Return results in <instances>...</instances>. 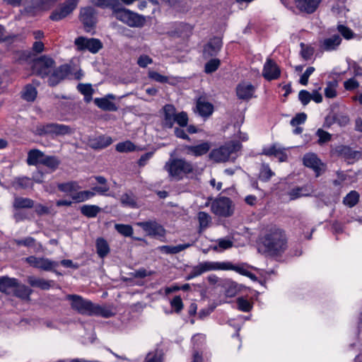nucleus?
Listing matches in <instances>:
<instances>
[{"label":"nucleus","instance_id":"nucleus-1","mask_svg":"<svg viewBox=\"0 0 362 362\" xmlns=\"http://www.w3.org/2000/svg\"><path fill=\"white\" fill-rule=\"evenodd\" d=\"M264 252L269 255H278L286 248V238L284 232L276 226L269 228L262 238Z\"/></svg>","mask_w":362,"mask_h":362},{"label":"nucleus","instance_id":"nucleus-2","mask_svg":"<svg viewBox=\"0 0 362 362\" xmlns=\"http://www.w3.org/2000/svg\"><path fill=\"white\" fill-rule=\"evenodd\" d=\"M241 148V144L238 141H232L226 143L219 148L213 149L209 156V158L216 163H225L230 158L235 160L237 151Z\"/></svg>","mask_w":362,"mask_h":362},{"label":"nucleus","instance_id":"nucleus-3","mask_svg":"<svg viewBox=\"0 0 362 362\" xmlns=\"http://www.w3.org/2000/svg\"><path fill=\"white\" fill-rule=\"evenodd\" d=\"M164 169L168 173L170 177L180 180L183 175L192 173L194 167L191 162L184 158H172L165 163Z\"/></svg>","mask_w":362,"mask_h":362},{"label":"nucleus","instance_id":"nucleus-4","mask_svg":"<svg viewBox=\"0 0 362 362\" xmlns=\"http://www.w3.org/2000/svg\"><path fill=\"white\" fill-rule=\"evenodd\" d=\"M113 17L132 28H141L146 23L144 16L131 11L122 6L115 11Z\"/></svg>","mask_w":362,"mask_h":362},{"label":"nucleus","instance_id":"nucleus-5","mask_svg":"<svg viewBox=\"0 0 362 362\" xmlns=\"http://www.w3.org/2000/svg\"><path fill=\"white\" fill-rule=\"evenodd\" d=\"M36 132L40 136H50L52 137L70 135L73 134V129L64 124L47 123L38 125Z\"/></svg>","mask_w":362,"mask_h":362},{"label":"nucleus","instance_id":"nucleus-6","mask_svg":"<svg viewBox=\"0 0 362 362\" xmlns=\"http://www.w3.org/2000/svg\"><path fill=\"white\" fill-rule=\"evenodd\" d=\"M66 298L71 301V308L79 314L91 316L93 303L78 295H68Z\"/></svg>","mask_w":362,"mask_h":362},{"label":"nucleus","instance_id":"nucleus-7","mask_svg":"<svg viewBox=\"0 0 362 362\" xmlns=\"http://www.w3.org/2000/svg\"><path fill=\"white\" fill-rule=\"evenodd\" d=\"M211 208L212 212L219 216L228 217L233 214L232 202L226 197L216 199L211 203Z\"/></svg>","mask_w":362,"mask_h":362},{"label":"nucleus","instance_id":"nucleus-8","mask_svg":"<svg viewBox=\"0 0 362 362\" xmlns=\"http://www.w3.org/2000/svg\"><path fill=\"white\" fill-rule=\"evenodd\" d=\"M136 225L141 228L146 234L151 237L160 239L164 238L165 236V229L155 220L138 222Z\"/></svg>","mask_w":362,"mask_h":362},{"label":"nucleus","instance_id":"nucleus-9","mask_svg":"<svg viewBox=\"0 0 362 362\" xmlns=\"http://www.w3.org/2000/svg\"><path fill=\"white\" fill-rule=\"evenodd\" d=\"M78 1V0H66L64 4H61L52 12L49 18L54 21H59L64 19L71 14L76 8Z\"/></svg>","mask_w":362,"mask_h":362},{"label":"nucleus","instance_id":"nucleus-10","mask_svg":"<svg viewBox=\"0 0 362 362\" xmlns=\"http://www.w3.org/2000/svg\"><path fill=\"white\" fill-rule=\"evenodd\" d=\"M75 45L80 51L88 50L91 53H97L103 48V43L96 38L78 37L75 39Z\"/></svg>","mask_w":362,"mask_h":362},{"label":"nucleus","instance_id":"nucleus-11","mask_svg":"<svg viewBox=\"0 0 362 362\" xmlns=\"http://www.w3.org/2000/svg\"><path fill=\"white\" fill-rule=\"evenodd\" d=\"M54 65V61L52 58L43 55L34 61L33 70L38 76L44 78L49 74Z\"/></svg>","mask_w":362,"mask_h":362},{"label":"nucleus","instance_id":"nucleus-12","mask_svg":"<svg viewBox=\"0 0 362 362\" xmlns=\"http://www.w3.org/2000/svg\"><path fill=\"white\" fill-rule=\"evenodd\" d=\"M332 152L334 155L343 158L349 164H352L362 158L361 151H354L348 146H337L333 149Z\"/></svg>","mask_w":362,"mask_h":362},{"label":"nucleus","instance_id":"nucleus-13","mask_svg":"<svg viewBox=\"0 0 362 362\" xmlns=\"http://www.w3.org/2000/svg\"><path fill=\"white\" fill-rule=\"evenodd\" d=\"M25 260L30 266L47 272L52 271L59 266L58 262L45 257L30 256Z\"/></svg>","mask_w":362,"mask_h":362},{"label":"nucleus","instance_id":"nucleus-14","mask_svg":"<svg viewBox=\"0 0 362 362\" xmlns=\"http://www.w3.org/2000/svg\"><path fill=\"white\" fill-rule=\"evenodd\" d=\"M80 19L85 29L89 31L96 23V13L93 7H86L81 10Z\"/></svg>","mask_w":362,"mask_h":362},{"label":"nucleus","instance_id":"nucleus-15","mask_svg":"<svg viewBox=\"0 0 362 362\" xmlns=\"http://www.w3.org/2000/svg\"><path fill=\"white\" fill-rule=\"evenodd\" d=\"M281 71L276 63L271 59H267L263 68L262 76L268 81L277 79Z\"/></svg>","mask_w":362,"mask_h":362},{"label":"nucleus","instance_id":"nucleus-16","mask_svg":"<svg viewBox=\"0 0 362 362\" xmlns=\"http://www.w3.org/2000/svg\"><path fill=\"white\" fill-rule=\"evenodd\" d=\"M222 40L221 37H214L204 45L203 53L205 57H215L218 54L222 47Z\"/></svg>","mask_w":362,"mask_h":362},{"label":"nucleus","instance_id":"nucleus-17","mask_svg":"<svg viewBox=\"0 0 362 362\" xmlns=\"http://www.w3.org/2000/svg\"><path fill=\"white\" fill-rule=\"evenodd\" d=\"M115 95L110 93L103 98H95L94 103L98 107L104 111L115 112L118 110V107L115 103L110 101V100H115Z\"/></svg>","mask_w":362,"mask_h":362},{"label":"nucleus","instance_id":"nucleus-18","mask_svg":"<svg viewBox=\"0 0 362 362\" xmlns=\"http://www.w3.org/2000/svg\"><path fill=\"white\" fill-rule=\"evenodd\" d=\"M303 164L310 168H312L317 176H319L323 170L324 165L321 160L317 158L315 153H306L303 156Z\"/></svg>","mask_w":362,"mask_h":362},{"label":"nucleus","instance_id":"nucleus-19","mask_svg":"<svg viewBox=\"0 0 362 362\" xmlns=\"http://www.w3.org/2000/svg\"><path fill=\"white\" fill-rule=\"evenodd\" d=\"M70 73V68L67 64L61 65L56 69L48 79V83L50 86H57L60 81L64 80Z\"/></svg>","mask_w":362,"mask_h":362},{"label":"nucleus","instance_id":"nucleus-20","mask_svg":"<svg viewBox=\"0 0 362 362\" xmlns=\"http://www.w3.org/2000/svg\"><path fill=\"white\" fill-rule=\"evenodd\" d=\"M322 0H295L296 6L302 12L313 13Z\"/></svg>","mask_w":362,"mask_h":362},{"label":"nucleus","instance_id":"nucleus-21","mask_svg":"<svg viewBox=\"0 0 362 362\" xmlns=\"http://www.w3.org/2000/svg\"><path fill=\"white\" fill-rule=\"evenodd\" d=\"M163 110L164 117L163 124L165 127L172 128L175 123L176 109L174 105L167 104L163 107Z\"/></svg>","mask_w":362,"mask_h":362},{"label":"nucleus","instance_id":"nucleus-22","mask_svg":"<svg viewBox=\"0 0 362 362\" xmlns=\"http://www.w3.org/2000/svg\"><path fill=\"white\" fill-rule=\"evenodd\" d=\"M341 42V37L339 35L335 34L320 41V48L327 52L336 50Z\"/></svg>","mask_w":362,"mask_h":362},{"label":"nucleus","instance_id":"nucleus-23","mask_svg":"<svg viewBox=\"0 0 362 362\" xmlns=\"http://www.w3.org/2000/svg\"><path fill=\"white\" fill-rule=\"evenodd\" d=\"M197 267L199 270L201 275L205 272L216 270H225L226 269V262H202L199 263Z\"/></svg>","mask_w":362,"mask_h":362},{"label":"nucleus","instance_id":"nucleus-24","mask_svg":"<svg viewBox=\"0 0 362 362\" xmlns=\"http://www.w3.org/2000/svg\"><path fill=\"white\" fill-rule=\"evenodd\" d=\"M255 89L250 83H240L236 88L237 96L242 100H249L253 97Z\"/></svg>","mask_w":362,"mask_h":362},{"label":"nucleus","instance_id":"nucleus-25","mask_svg":"<svg viewBox=\"0 0 362 362\" xmlns=\"http://www.w3.org/2000/svg\"><path fill=\"white\" fill-rule=\"evenodd\" d=\"M196 108L199 115L203 117H209L214 112V105L203 98L197 100Z\"/></svg>","mask_w":362,"mask_h":362},{"label":"nucleus","instance_id":"nucleus-26","mask_svg":"<svg viewBox=\"0 0 362 362\" xmlns=\"http://www.w3.org/2000/svg\"><path fill=\"white\" fill-rule=\"evenodd\" d=\"M211 145L209 141L202 142L195 146H187L185 149L187 154L198 157L206 154L211 148Z\"/></svg>","mask_w":362,"mask_h":362},{"label":"nucleus","instance_id":"nucleus-27","mask_svg":"<svg viewBox=\"0 0 362 362\" xmlns=\"http://www.w3.org/2000/svg\"><path fill=\"white\" fill-rule=\"evenodd\" d=\"M28 282L33 287L39 288L42 290H49L54 284V281L46 280L33 276H28Z\"/></svg>","mask_w":362,"mask_h":362},{"label":"nucleus","instance_id":"nucleus-28","mask_svg":"<svg viewBox=\"0 0 362 362\" xmlns=\"http://www.w3.org/2000/svg\"><path fill=\"white\" fill-rule=\"evenodd\" d=\"M112 143V139L109 136L100 135L90 140V146L94 149H102Z\"/></svg>","mask_w":362,"mask_h":362},{"label":"nucleus","instance_id":"nucleus-29","mask_svg":"<svg viewBox=\"0 0 362 362\" xmlns=\"http://www.w3.org/2000/svg\"><path fill=\"white\" fill-rule=\"evenodd\" d=\"M17 279L3 276L0 278V291L9 293L13 292L14 287L17 286Z\"/></svg>","mask_w":362,"mask_h":362},{"label":"nucleus","instance_id":"nucleus-30","mask_svg":"<svg viewBox=\"0 0 362 362\" xmlns=\"http://www.w3.org/2000/svg\"><path fill=\"white\" fill-rule=\"evenodd\" d=\"M34 201L30 198L15 197L13 202V207L16 210L21 209H31L34 206Z\"/></svg>","mask_w":362,"mask_h":362},{"label":"nucleus","instance_id":"nucleus-31","mask_svg":"<svg viewBox=\"0 0 362 362\" xmlns=\"http://www.w3.org/2000/svg\"><path fill=\"white\" fill-rule=\"evenodd\" d=\"M92 3L100 8H110L112 10V16L115 11L119 8L121 4L119 0H91Z\"/></svg>","mask_w":362,"mask_h":362},{"label":"nucleus","instance_id":"nucleus-32","mask_svg":"<svg viewBox=\"0 0 362 362\" xmlns=\"http://www.w3.org/2000/svg\"><path fill=\"white\" fill-rule=\"evenodd\" d=\"M21 98L27 102H33L37 97V91L31 84H27L21 93Z\"/></svg>","mask_w":362,"mask_h":362},{"label":"nucleus","instance_id":"nucleus-33","mask_svg":"<svg viewBox=\"0 0 362 362\" xmlns=\"http://www.w3.org/2000/svg\"><path fill=\"white\" fill-rule=\"evenodd\" d=\"M225 270H233L243 276L249 277L252 280H256L257 276L246 269L243 266L233 265L229 262H226V269Z\"/></svg>","mask_w":362,"mask_h":362},{"label":"nucleus","instance_id":"nucleus-34","mask_svg":"<svg viewBox=\"0 0 362 362\" xmlns=\"http://www.w3.org/2000/svg\"><path fill=\"white\" fill-rule=\"evenodd\" d=\"M11 185L15 189L18 190L21 189H28L33 187V183L30 178L28 177H15L11 182Z\"/></svg>","mask_w":362,"mask_h":362},{"label":"nucleus","instance_id":"nucleus-35","mask_svg":"<svg viewBox=\"0 0 362 362\" xmlns=\"http://www.w3.org/2000/svg\"><path fill=\"white\" fill-rule=\"evenodd\" d=\"M120 202L124 206H127L132 209H136L139 207L136 197L132 192L122 194L120 197Z\"/></svg>","mask_w":362,"mask_h":362},{"label":"nucleus","instance_id":"nucleus-36","mask_svg":"<svg viewBox=\"0 0 362 362\" xmlns=\"http://www.w3.org/2000/svg\"><path fill=\"white\" fill-rule=\"evenodd\" d=\"M81 213L88 218H95L101 211V208L96 205L86 204L80 208Z\"/></svg>","mask_w":362,"mask_h":362},{"label":"nucleus","instance_id":"nucleus-37","mask_svg":"<svg viewBox=\"0 0 362 362\" xmlns=\"http://www.w3.org/2000/svg\"><path fill=\"white\" fill-rule=\"evenodd\" d=\"M95 195V192L90 190H84L77 192L71 195L74 202L80 203L87 201Z\"/></svg>","mask_w":362,"mask_h":362},{"label":"nucleus","instance_id":"nucleus-38","mask_svg":"<svg viewBox=\"0 0 362 362\" xmlns=\"http://www.w3.org/2000/svg\"><path fill=\"white\" fill-rule=\"evenodd\" d=\"M96 251L101 258L105 257L110 252V247L107 242L103 238H98L96 240Z\"/></svg>","mask_w":362,"mask_h":362},{"label":"nucleus","instance_id":"nucleus-39","mask_svg":"<svg viewBox=\"0 0 362 362\" xmlns=\"http://www.w3.org/2000/svg\"><path fill=\"white\" fill-rule=\"evenodd\" d=\"M13 292L16 297L23 300H28L32 290L25 285H18L17 283V286L14 287Z\"/></svg>","mask_w":362,"mask_h":362},{"label":"nucleus","instance_id":"nucleus-40","mask_svg":"<svg viewBox=\"0 0 362 362\" xmlns=\"http://www.w3.org/2000/svg\"><path fill=\"white\" fill-rule=\"evenodd\" d=\"M43 156V153L40 150H30L28 153L27 163L29 165H36L37 164L40 163V160L42 159Z\"/></svg>","mask_w":362,"mask_h":362},{"label":"nucleus","instance_id":"nucleus-41","mask_svg":"<svg viewBox=\"0 0 362 362\" xmlns=\"http://www.w3.org/2000/svg\"><path fill=\"white\" fill-rule=\"evenodd\" d=\"M91 315L101 316L107 318L113 316L114 313L110 308L93 303Z\"/></svg>","mask_w":362,"mask_h":362},{"label":"nucleus","instance_id":"nucleus-42","mask_svg":"<svg viewBox=\"0 0 362 362\" xmlns=\"http://www.w3.org/2000/svg\"><path fill=\"white\" fill-rule=\"evenodd\" d=\"M192 245V243L180 244L175 246L163 245L160 247V250L166 254H177Z\"/></svg>","mask_w":362,"mask_h":362},{"label":"nucleus","instance_id":"nucleus-43","mask_svg":"<svg viewBox=\"0 0 362 362\" xmlns=\"http://www.w3.org/2000/svg\"><path fill=\"white\" fill-rule=\"evenodd\" d=\"M95 180L102 186H95L93 187V190L100 194H105L110 190V187L107 184V180L103 176H96L95 177Z\"/></svg>","mask_w":362,"mask_h":362},{"label":"nucleus","instance_id":"nucleus-44","mask_svg":"<svg viewBox=\"0 0 362 362\" xmlns=\"http://www.w3.org/2000/svg\"><path fill=\"white\" fill-rule=\"evenodd\" d=\"M57 187L59 191L65 193L76 192L78 189H80V186L75 181L59 183L58 184Z\"/></svg>","mask_w":362,"mask_h":362},{"label":"nucleus","instance_id":"nucleus-45","mask_svg":"<svg viewBox=\"0 0 362 362\" xmlns=\"http://www.w3.org/2000/svg\"><path fill=\"white\" fill-rule=\"evenodd\" d=\"M136 148V146L130 141L119 142L115 146L116 151L120 153L132 152L134 151Z\"/></svg>","mask_w":362,"mask_h":362},{"label":"nucleus","instance_id":"nucleus-46","mask_svg":"<svg viewBox=\"0 0 362 362\" xmlns=\"http://www.w3.org/2000/svg\"><path fill=\"white\" fill-rule=\"evenodd\" d=\"M358 199L359 194L356 191L353 190L346 194L344 198L343 202L345 205L353 207L358 203Z\"/></svg>","mask_w":362,"mask_h":362},{"label":"nucleus","instance_id":"nucleus-47","mask_svg":"<svg viewBox=\"0 0 362 362\" xmlns=\"http://www.w3.org/2000/svg\"><path fill=\"white\" fill-rule=\"evenodd\" d=\"M338 83L336 80L329 81L327 83V87L325 88V95L327 98H334L337 96V87Z\"/></svg>","mask_w":362,"mask_h":362},{"label":"nucleus","instance_id":"nucleus-48","mask_svg":"<svg viewBox=\"0 0 362 362\" xmlns=\"http://www.w3.org/2000/svg\"><path fill=\"white\" fill-rule=\"evenodd\" d=\"M40 164H42L52 170L57 168L59 162L54 156H43L40 160Z\"/></svg>","mask_w":362,"mask_h":362},{"label":"nucleus","instance_id":"nucleus-49","mask_svg":"<svg viewBox=\"0 0 362 362\" xmlns=\"http://www.w3.org/2000/svg\"><path fill=\"white\" fill-rule=\"evenodd\" d=\"M198 220L200 230H204L209 226L211 218L209 214L204 211H200L198 213Z\"/></svg>","mask_w":362,"mask_h":362},{"label":"nucleus","instance_id":"nucleus-50","mask_svg":"<svg viewBox=\"0 0 362 362\" xmlns=\"http://www.w3.org/2000/svg\"><path fill=\"white\" fill-rule=\"evenodd\" d=\"M221 61L218 59L214 58L210 59L205 64L204 71L206 74H211L216 71L220 66Z\"/></svg>","mask_w":362,"mask_h":362},{"label":"nucleus","instance_id":"nucleus-51","mask_svg":"<svg viewBox=\"0 0 362 362\" xmlns=\"http://www.w3.org/2000/svg\"><path fill=\"white\" fill-rule=\"evenodd\" d=\"M115 228L119 233L125 237H131L133 234V228L130 225L116 224Z\"/></svg>","mask_w":362,"mask_h":362},{"label":"nucleus","instance_id":"nucleus-52","mask_svg":"<svg viewBox=\"0 0 362 362\" xmlns=\"http://www.w3.org/2000/svg\"><path fill=\"white\" fill-rule=\"evenodd\" d=\"M274 175V173L269 168L268 165H263L259 173V178L262 181L267 182Z\"/></svg>","mask_w":362,"mask_h":362},{"label":"nucleus","instance_id":"nucleus-53","mask_svg":"<svg viewBox=\"0 0 362 362\" xmlns=\"http://www.w3.org/2000/svg\"><path fill=\"white\" fill-rule=\"evenodd\" d=\"M300 55L305 60H308L311 58L314 53V49L311 47L305 46L303 42L300 43Z\"/></svg>","mask_w":362,"mask_h":362},{"label":"nucleus","instance_id":"nucleus-54","mask_svg":"<svg viewBox=\"0 0 362 362\" xmlns=\"http://www.w3.org/2000/svg\"><path fill=\"white\" fill-rule=\"evenodd\" d=\"M317 136L319 137L318 144H322L331 140L332 135L322 129H317L316 132Z\"/></svg>","mask_w":362,"mask_h":362},{"label":"nucleus","instance_id":"nucleus-55","mask_svg":"<svg viewBox=\"0 0 362 362\" xmlns=\"http://www.w3.org/2000/svg\"><path fill=\"white\" fill-rule=\"evenodd\" d=\"M307 119V115L304 112L298 113L296 116L292 118L290 124L293 127H296L305 123Z\"/></svg>","mask_w":362,"mask_h":362},{"label":"nucleus","instance_id":"nucleus-56","mask_svg":"<svg viewBox=\"0 0 362 362\" xmlns=\"http://www.w3.org/2000/svg\"><path fill=\"white\" fill-rule=\"evenodd\" d=\"M175 122L182 127H186L188 123L187 114L185 112H181L177 114L176 113Z\"/></svg>","mask_w":362,"mask_h":362},{"label":"nucleus","instance_id":"nucleus-57","mask_svg":"<svg viewBox=\"0 0 362 362\" xmlns=\"http://www.w3.org/2000/svg\"><path fill=\"white\" fill-rule=\"evenodd\" d=\"M237 304L238 309L243 312H249L252 308L250 303L243 298H238L237 299Z\"/></svg>","mask_w":362,"mask_h":362},{"label":"nucleus","instance_id":"nucleus-58","mask_svg":"<svg viewBox=\"0 0 362 362\" xmlns=\"http://www.w3.org/2000/svg\"><path fill=\"white\" fill-rule=\"evenodd\" d=\"M218 246H214V250H217V247H220L222 250H227L233 247V243L229 239L220 238L217 240Z\"/></svg>","mask_w":362,"mask_h":362},{"label":"nucleus","instance_id":"nucleus-59","mask_svg":"<svg viewBox=\"0 0 362 362\" xmlns=\"http://www.w3.org/2000/svg\"><path fill=\"white\" fill-rule=\"evenodd\" d=\"M148 77L151 79L154 80L159 83H164L168 82V78L167 76H163V75L160 74L159 73L154 71H151L148 72Z\"/></svg>","mask_w":362,"mask_h":362},{"label":"nucleus","instance_id":"nucleus-60","mask_svg":"<svg viewBox=\"0 0 362 362\" xmlns=\"http://www.w3.org/2000/svg\"><path fill=\"white\" fill-rule=\"evenodd\" d=\"M77 90L84 96L88 95H93L94 90L90 84L79 83L77 86Z\"/></svg>","mask_w":362,"mask_h":362},{"label":"nucleus","instance_id":"nucleus-61","mask_svg":"<svg viewBox=\"0 0 362 362\" xmlns=\"http://www.w3.org/2000/svg\"><path fill=\"white\" fill-rule=\"evenodd\" d=\"M333 119L341 127H344L349 122V117L341 114H333Z\"/></svg>","mask_w":362,"mask_h":362},{"label":"nucleus","instance_id":"nucleus-62","mask_svg":"<svg viewBox=\"0 0 362 362\" xmlns=\"http://www.w3.org/2000/svg\"><path fill=\"white\" fill-rule=\"evenodd\" d=\"M298 99L304 106L307 105L311 100V93L306 90H301L298 93Z\"/></svg>","mask_w":362,"mask_h":362},{"label":"nucleus","instance_id":"nucleus-63","mask_svg":"<svg viewBox=\"0 0 362 362\" xmlns=\"http://www.w3.org/2000/svg\"><path fill=\"white\" fill-rule=\"evenodd\" d=\"M338 30L341 34V35L346 40L351 39L354 35V33L350 28L343 25H339L338 26Z\"/></svg>","mask_w":362,"mask_h":362},{"label":"nucleus","instance_id":"nucleus-64","mask_svg":"<svg viewBox=\"0 0 362 362\" xmlns=\"http://www.w3.org/2000/svg\"><path fill=\"white\" fill-rule=\"evenodd\" d=\"M172 308L175 309L176 313H180L183 308V303L182 298L179 296H175L170 302Z\"/></svg>","mask_w":362,"mask_h":362}]
</instances>
